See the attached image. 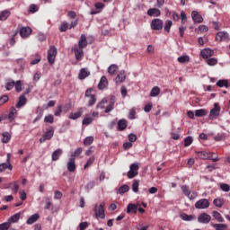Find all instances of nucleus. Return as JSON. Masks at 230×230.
<instances>
[{
    "label": "nucleus",
    "mask_w": 230,
    "mask_h": 230,
    "mask_svg": "<svg viewBox=\"0 0 230 230\" xmlns=\"http://www.w3.org/2000/svg\"><path fill=\"white\" fill-rule=\"evenodd\" d=\"M94 217L97 218L105 219V203L102 202L101 205H95L93 208Z\"/></svg>",
    "instance_id": "nucleus-1"
},
{
    "label": "nucleus",
    "mask_w": 230,
    "mask_h": 230,
    "mask_svg": "<svg viewBox=\"0 0 230 230\" xmlns=\"http://www.w3.org/2000/svg\"><path fill=\"white\" fill-rule=\"evenodd\" d=\"M181 189L185 197H188L190 200H195L199 197V194L196 191H191L188 185H182Z\"/></svg>",
    "instance_id": "nucleus-2"
},
{
    "label": "nucleus",
    "mask_w": 230,
    "mask_h": 230,
    "mask_svg": "<svg viewBox=\"0 0 230 230\" xmlns=\"http://www.w3.org/2000/svg\"><path fill=\"white\" fill-rule=\"evenodd\" d=\"M85 96L88 98V107H93L94 103H96V93H94V90L93 88H89L85 92Z\"/></svg>",
    "instance_id": "nucleus-3"
},
{
    "label": "nucleus",
    "mask_w": 230,
    "mask_h": 230,
    "mask_svg": "<svg viewBox=\"0 0 230 230\" xmlns=\"http://www.w3.org/2000/svg\"><path fill=\"white\" fill-rule=\"evenodd\" d=\"M55 58H57V47L51 46L48 51V61L50 66L55 64Z\"/></svg>",
    "instance_id": "nucleus-4"
},
{
    "label": "nucleus",
    "mask_w": 230,
    "mask_h": 230,
    "mask_svg": "<svg viewBox=\"0 0 230 230\" xmlns=\"http://www.w3.org/2000/svg\"><path fill=\"white\" fill-rule=\"evenodd\" d=\"M137 170H139V165L137 164H132L128 172V178L134 179L138 174Z\"/></svg>",
    "instance_id": "nucleus-5"
},
{
    "label": "nucleus",
    "mask_w": 230,
    "mask_h": 230,
    "mask_svg": "<svg viewBox=\"0 0 230 230\" xmlns=\"http://www.w3.org/2000/svg\"><path fill=\"white\" fill-rule=\"evenodd\" d=\"M196 209H208L209 208V200L201 199L195 203Z\"/></svg>",
    "instance_id": "nucleus-6"
},
{
    "label": "nucleus",
    "mask_w": 230,
    "mask_h": 230,
    "mask_svg": "<svg viewBox=\"0 0 230 230\" xmlns=\"http://www.w3.org/2000/svg\"><path fill=\"white\" fill-rule=\"evenodd\" d=\"M163 20L159 18L154 19L151 22V29L155 31L163 30Z\"/></svg>",
    "instance_id": "nucleus-7"
},
{
    "label": "nucleus",
    "mask_w": 230,
    "mask_h": 230,
    "mask_svg": "<svg viewBox=\"0 0 230 230\" xmlns=\"http://www.w3.org/2000/svg\"><path fill=\"white\" fill-rule=\"evenodd\" d=\"M198 222L199 224H209L211 222V216L208 213H202L199 216Z\"/></svg>",
    "instance_id": "nucleus-8"
},
{
    "label": "nucleus",
    "mask_w": 230,
    "mask_h": 230,
    "mask_svg": "<svg viewBox=\"0 0 230 230\" xmlns=\"http://www.w3.org/2000/svg\"><path fill=\"white\" fill-rule=\"evenodd\" d=\"M220 116V106H218V103L214 104V109L210 111L209 118L210 119H217Z\"/></svg>",
    "instance_id": "nucleus-9"
},
{
    "label": "nucleus",
    "mask_w": 230,
    "mask_h": 230,
    "mask_svg": "<svg viewBox=\"0 0 230 230\" xmlns=\"http://www.w3.org/2000/svg\"><path fill=\"white\" fill-rule=\"evenodd\" d=\"M66 168L68 172H76V159L75 158H69L66 164Z\"/></svg>",
    "instance_id": "nucleus-10"
},
{
    "label": "nucleus",
    "mask_w": 230,
    "mask_h": 230,
    "mask_svg": "<svg viewBox=\"0 0 230 230\" xmlns=\"http://www.w3.org/2000/svg\"><path fill=\"white\" fill-rule=\"evenodd\" d=\"M20 36L22 37V39H26L28 37H30V35H31V28L30 27H22L20 29Z\"/></svg>",
    "instance_id": "nucleus-11"
},
{
    "label": "nucleus",
    "mask_w": 230,
    "mask_h": 230,
    "mask_svg": "<svg viewBox=\"0 0 230 230\" xmlns=\"http://www.w3.org/2000/svg\"><path fill=\"white\" fill-rule=\"evenodd\" d=\"M216 40H218L219 42H222V40H229V34L226 31H219L216 35Z\"/></svg>",
    "instance_id": "nucleus-12"
},
{
    "label": "nucleus",
    "mask_w": 230,
    "mask_h": 230,
    "mask_svg": "<svg viewBox=\"0 0 230 230\" xmlns=\"http://www.w3.org/2000/svg\"><path fill=\"white\" fill-rule=\"evenodd\" d=\"M191 18L194 22H197L198 24H200V22H204V18H202V15H200V13H199V12L197 11H192Z\"/></svg>",
    "instance_id": "nucleus-13"
},
{
    "label": "nucleus",
    "mask_w": 230,
    "mask_h": 230,
    "mask_svg": "<svg viewBox=\"0 0 230 230\" xmlns=\"http://www.w3.org/2000/svg\"><path fill=\"white\" fill-rule=\"evenodd\" d=\"M72 50H74L75 53V57L76 60H82V58H84V49H79L75 47L72 49Z\"/></svg>",
    "instance_id": "nucleus-14"
},
{
    "label": "nucleus",
    "mask_w": 230,
    "mask_h": 230,
    "mask_svg": "<svg viewBox=\"0 0 230 230\" xmlns=\"http://www.w3.org/2000/svg\"><path fill=\"white\" fill-rule=\"evenodd\" d=\"M196 154L199 159H211L214 155V153H208L206 151L196 152Z\"/></svg>",
    "instance_id": "nucleus-15"
},
{
    "label": "nucleus",
    "mask_w": 230,
    "mask_h": 230,
    "mask_svg": "<svg viewBox=\"0 0 230 230\" xmlns=\"http://www.w3.org/2000/svg\"><path fill=\"white\" fill-rule=\"evenodd\" d=\"M114 103H116V97L114 95H112L111 97L109 105L106 107V109L104 111L105 114H109V112H111V111L114 110Z\"/></svg>",
    "instance_id": "nucleus-16"
},
{
    "label": "nucleus",
    "mask_w": 230,
    "mask_h": 230,
    "mask_svg": "<svg viewBox=\"0 0 230 230\" xmlns=\"http://www.w3.org/2000/svg\"><path fill=\"white\" fill-rule=\"evenodd\" d=\"M200 55L202 58H209V57H213V55H215V51L210 49H205L201 50Z\"/></svg>",
    "instance_id": "nucleus-17"
},
{
    "label": "nucleus",
    "mask_w": 230,
    "mask_h": 230,
    "mask_svg": "<svg viewBox=\"0 0 230 230\" xmlns=\"http://www.w3.org/2000/svg\"><path fill=\"white\" fill-rule=\"evenodd\" d=\"M107 85H109V81L107 80V77L103 75L99 82L98 89H100V91H103Z\"/></svg>",
    "instance_id": "nucleus-18"
},
{
    "label": "nucleus",
    "mask_w": 230,
    "mask_h": 230,
    "mask_svg": "<svg viewBox=\"0 0 230 230\" xmlns=\"http://www.w3.org/2000/svg\"><path fill=\"white\" fill-rule=\"evenodd\" d=\"M78 48L84 49V48H87V36L85 34H82L78 42Z\"/></svg>",
    "instance_id": "nucleus-19"
},
{
    "label": "nucleus",
    "mask_w": 230,
    "mask_h": 230,
    "mask_svg": "<svg viewBox=\"0 0 230 230\" xmlns=\"http://www.w3.org/2000/svg\"><path fill=\"white\" fill-rule=\"evenodd\" d=\"M147 15H149V17H159L161 15V10L157 8H150L147 11Z\"/></svg>",
    "instance_id": "nucleus-20"
},
{
    "label": "nucleus",
    "mask_w": 230,
    "mask_h": 230,
    "mask_svg": "<svg viewBox=\"0 0 230 230\" xmlns=\"http://www.w3.org/2000/svg\"><path fill=\"white\" fill-rule=\"evenodd\" d=\"M127 127H128V122L127 121V119H121L118 121V129L119 131L125 130V128H127Z\"/></svg>",
    "instance_id": "nucleus-21"
},
{
    "label": "nucleus",
    "mask_w": 230,
    "mask_h": 230,
    "mask_svg": "<svg viewBox=\"0 0 230 230\" xmlns=\"http://www.w3.org/2000/svg\"><path fill=\"white\" fill-rule=\"evenodd\" d=\"M91 75V72H89L86 68H82L79 72L78 78L79 80H85L87 76Z\"/></svg>",
    "instance_id": "nucleus-22"
},
{
    "label": "nucleus",
    "mask_w": 230,
    "mask_h": 230,
    "mask_svg": "<svg viewBox=\"0 0 230 230\" xmlns=\"http://www.w3.org/2000/svg\"><path fill=\"white\" fill-rule=\"evenodd\" d=\"M54 134H55V129L53 128V127H50L47 129V131L45 132L43 137L48 141V140L51 139V137H53Z\"/></svg>",
    "instance_id": "nucleus-23"
},
{
    "label": "nucleus",
    "mask_w": 230,
    "mask_h": 230,
    "mask_svg": "<svg viewBox=\"0 0 230 230\" xmlns=\"http://www.w3.org/2000/svg\"><path fill=\"white\" fill-rule=\"evenodd\" d=\"M127 75H125V71H121L115 78L116 84H122L125 82Z\"/></svg>",
    "instance_id": "nucleus-24"
},
{
    "label": "nucleus",
    "mask_w": 230,
    "mask_h": 230,
    "mask_svg": "<svg viewBox=\"0 0 230 230\" xmlns=\"http://www.w3.org/2000/svg\"><path fill=\"white\" fill-rule=\"evenodd\" d=\"M28 102V99H26V96L24 95H21L19 97V101L16 104V108L17 109H21V107H24V105H26V102Z\"/></svg>",
    "instance_id": "nucleus-25"
},
{
    "label": "nucleus",
    "mask_w": 230,
    "mask_h": 230,
    "mask_svg": "<svg viewBox=\"0 0 230 230\" xmlns=\"http://www.w3.org/2000/svg\"><path fill=\"white\" fill-rule=\"evenodd\" d=\"M16 115H17V110L15 109V107H12L7 116V119H9L10 123H12L13 119H15Z\"/></svg>",
    "instance_id": "nucleus-26"
},
{
    "label": "nucleus",
    "mask_w": 230,
    "mask_h": 230,
    "mask_svg": "<svg viewBox=\"0 0 230 230\" xmlns=\"http://www.w3.org/2000/svg\"><path fill=\"white\" fill-rule=\"evenodd\" d=\"M39 218H40V216L39 214H34L31 215L28 219H27V224L29 226H31V224H35V222H37V220H39Z\"/></svg>",
    "instance_id": "nucleus-27"
},
{
    "label": "nucleus",
    "mask_w": 230,
    "mask_h": 230,
    "mask_svg": "<svg viewBox=\"0 0 230 230\" xmlns=\"http://www.w3.org/2000/svg\"><path fill=\"white\" fill-rule=\"evenodd\" d=\"M127 213H133L134 215H136V213H137V205L129 203L127 208Z\"/></svg>",
    "instance_id": "nucleus-28"
},
{
    "label": "nucleus",
    "mask_w": 230,
    "mask_h": 230,
    "mask_svg": "<svg viewBox=\"0 0 230 230\" xmlns=\"http://www.w3.org/2000/svg\"><path fill=\"white\" fill-rule=\"evenodd\" d=\"M12 13L9 10H4L0 13V21H6Z\"/></svg>",
    "instance_id": "nucleus-29"
},
{
    "label": "nucleus",
    "mask_w": 230,
    "mask_h": 230,
    "mask_svg": "<svg viewBox=\"0 0 230 230\" xmlns=\"http://www.w3.org/2000/svg\"><path fill=\"white\" fill-rule=\"evenodd\" d=\"M212 217L217 222H224V217H222V214H220V212H218V211L214 210L212 212Z\"/></svg>",
    "instance_id": "nucleus-30"
},
{
    "label": "nucleus",
    "mask_w": 230,
    "mask_h": 230,
    "mask_svg": "<svg viewBox=\"0 0 230 230\" xmlns=\"http://www.w3.org/2000/svg\"><path fill=\"white\" fill-rule=\"evenodd\" d=\"M13 170V166L12 165V164H0V173H3V172H4V170Z\"/></svg>",
    "instance_id": "nucleus-31"
},
{
    "label": "nucleus",
    "mask_w": 230,
    "mask_h": 230,
    "mask_svg": "<svg viewBox=\"0 0 230 230\" xmlns=\"http://www.w3.org/2000/svg\"><path fill=\"white\" fill-rule=\"evenodd\" d=\"M62 155V149H57L52 153V161H58Z\"/></svg>",
    "instance_id": "nucleus-32"
},
{
    "label": "nucleus",
    "mask_w": 230,
    "mask_h": 230,
    "mask_svg": "<svg viewBox=\"0 0 230 230\" xmlns=\"http://www.w3.org/2000/svg\"><path fill=\"white\" fill-rule=\"evenodd\" d=\"M213 204L216 208H222L226 204V201L222 198H217L214 199Z\"/></svg>",
    "instance_id": "nucleus-33"
},
{
    "label": "nucleus",
    "mask_w": 230,
    "mask_h": 230,
    "mask_svg": "<svg viewBox=\"0 0 230 230\" xmlns=\"http://www.w3.org/2000/svg\"><path fill=\"white\" fill-rule=\"evenodd\" d=\"M19 218H21V213H16L8 219V222L10 225L15 224V222H19Z\"/></svg>",
    "instance_id": "nucleus-34"
},
{
    "label": "nucleus",
    "mask_w": 230,
    "mask_h": 230,
    "mask_svg": "<svg viewBox=\"0 0 230 230\" xmlns=\"http://www.w3.org/2000/svg\"><path fill=\"white\" fill-rule=\"evenodd\" d=\"M211 226L216 230H227V225L226 224H215V223H211Z\"/></svg>",
    "instance_id": "nucleus-35"
},
{
    "label": "nucleus",
    "mask_w": 230,
    "mask_h": 230,
    "mask_svg": "<svg viewBox=\"0 0 230 230\" xmlns=\"http://www.w3.org/2000/svg\"><path fill=\"white\" fill-rule=\"evenodd\" d=\"M159 94H161V88H159L158 86L153 87L150 93V96L155 98V96H159Z\"/></svg>",
    "instance_id": "nucleus-36"
},
{
    "label": "nucleus",
    "mask_w": 230,
    "mask_h": 230,
    "mask_svg": "<svg viewBox=\"0 0 230 230\" xmlns=\"http://www.w3.org/2000/svg\"><path fill=\"white\" fill-rule=\"evenodd\" d=\"M2 136H3L2 143H10V139H12V135L10 133L4 132Z\"/></svg>",
    "instance_id": "nucleus-37"
},
{
    "label": "nucleus",
    "mask_w": 230,
    "mask_h": 230,
    "mask_svg": "<svg viewBox=\"0 0 230 230\" xmlns=\"http://www.w3.org/2000/svg\"><path fill=\"white\" fill-rule=\"evenodd\" d=\"M172 24L173 22H172V20H166L164 25V31H167V33H170V29L172 28Z\"/></svg>",
    "instance_id": "nucleus-38"
},
{
    "label": "nucleus",
    "mask_w": 230,
    "mask_h": 230,
    "mask_svg": "<svg viewBox=\"0 0 230 230\" xmlns=\"http://www.w3.org/2000/svg\"><path fill=\"white\" fill-rule=\"evenodd\" d=\"M178 62L180 64H188L190 62V56L185 55V56H181L178 58Z\"/></svg>",
    "instance_id": "nucleus-39"
},
{
    "label": "nucleus",
    "mask_w": 230,
    "mask_h": 230,
    "mask_svg": "<svg viewBox=\"0 0 230 230\" xmlns=\"http://www.w3.org/2000/svg\"><path fill=\"white\" fill-rule=\"evenodd\" d=\"M82 152H84V149L82 147H78L75 150V152H73L71 154V157L70 158H73V159H75V157H79L80 156V154H82Z\"/></svg>",
    "instance_id": "nucleus-40"
},
{
    "label": "nucleus",
    "mask_w": 230,
    "mask_h": 230,
    "mask_svg": "<svg viewBox=\"0 0 230 230\" xmlns=\"http://www.w3.org/2000/svg\"><path fill=\"white\" fill-rule=\"evenodd\" d=\"M207 115H208V111L204 109L197 110L195 111V116L197 118H202V116H207Z\"/></svg>",
    "instance_id": "nucleus-41"
},
{
    "label": "nucleus",
    "mask_w": 230,
    "mask_h": 230,
    "mask_svg": "<svg viewBox=\"0 0 230 230\" xmlns=\"http://www.w3.org/2000/svg\"><path fill=\"white\" fill-rule=\"evenodd\" d=\"M93 141H94V137H92V136L86 137L84 139V145L85 146H89L90 145H93Z\"/></svg>",
    "instance_id": "nucleus-42"
},
{
    "label": "nucleus",
    "mask_w": 230,
    "mask_h": 230,
    "mask_svg": "<svg viewBox=\"0 0 230 230\" xmlns=\"http://www.w3.org/2000/svg\"><path fill=\"white\" fill-rule=\"evenodd\" d=\"M118 69H119L118 65H111L108 67V73L110 75H116V72L118 71Z\"/></svg>",
    "instance_id": "nucleus-43"
},
{
    "label": "nucleus",
    "mask_w": 230,
    "mask_h": 230,
    "mask_svg": "<svg viewBox=\"0 0 230 230\" xmlns=\"http://www.w3.org/2000/svg\"><path fill=\"white\" fill-rule=\"evenodd\" d=\"M217 87H228L229 82L226 79L218 80L217 82Z\"/></svg>",
    "instance_id": "nucleus-44"
},
{
    "label": "nucleus",
    "mask_w": 230,
    "mask_h": 230,
    "mask_svg": "<svg viewBox=\"0 0 230 230\" xmlns=\"http://www.w3.org/2000/svg\"><path fill=\"white\" fill-rule=\"evenodd\" d=\"M132 190L134 193H137L139 191V180H135L132 183Z\"/></svg>",
    "instance_id": "nucleus-45"
},
{
    "label": "nucleus",
    "mask_w": 230,
    "mask_h": 230,
    "mask_svg": "<svg viewBox=\"0 0 230 230\" xmlns=\"http://www.w3.org/2000/svg\"><path fill=\"white\" fill-rule=\"evenodd\" d=\"M41 59L42 58L39 55V53H37L35 55V58L31 59V66H35L36 64H39V62H40Z\"/></svg>",
    "instance_id": "nucleus-46"
},
{
    "label": "nucleus",
    "mask_w": 230,
    "mask_h": 230,
    "mask_svg": "<svg viewBox=\"0 0 230 230\" xmlns=\"http://www.w3.org/2000/svg\"><path fill=\"white\" fill-rule=\"evenodd\" d=\"M107 99L103 98L97 105L96 109H105V105H107Z\"/></svg>",
    "instance_id": "nucleus-47"
},
{
    "label": "nucleus",
    "mask_w": 230,
    "mask_h": 230,
    "mask_svg": "<svg viewBox=\"0 0 230 230\" xmlns=\"http://www.w3.org/2000/svg\"><path fill=\"white\" fill-rule=\"evenodd\" d=\"M207 64L208 66H217L218 64V59L215 58H210L207 59Z\"/></svg>",
    "instance_id": "nucleus-48"
},
{
    "label": "nucleus",
    "mask_w": 230,
    "mask_h": 230,
    "mask_svg": "<svg viewBox=\"0 0 230 230\" xmlns=\"http://www.w3.org/2000/svg\"><path fill=\"white\" fill-rule=\"evenodd\" d=\"M15 87V81H10L5 84L6 91H12Z\"/></svg>",
    "instance_id": "nucleus-49"
},
{
    "label": "nucleus",
    "mask_w": 230,
    "mask_h": 230,
    "mask_svg": "<svg viewBox=\"0 0 230 230\" xmlns=\"http://www.w3.org/2000/svg\"><path fill=\"white\" fill-rule=\"evenodd\" d=\"M54 121H55V118L51 114L48 115L44 118L45 123H50V125H52V123H54Z\"/></svg>",
    "instance_id": "nucleus-50"
},
{
    "label": "nucleus",
    "mask_w": 230,
    "mask_h": 230,
    "mask_svg": "<svg viewBox=\"0 0 230 230\" xmlns=\"http://www.w3.org/2000/svg\"><path fill=\"white\" fill-rule=\"evenodd\" d=\"M14 87L16 93H21L22 91V83L19 80L16 83H14Z\"/></svg>",
    "instance_id": "nucleus-51"
},
{
    "label": "nucleus",
    "mask_w": 230,
    "mask_h": 230,
    "mask_svg": "<svg viewBox=\"0 0 230 230\" xmlns=\"http://www.w3.org/2000/svg\"><path fill=\"white\" fill-rule=\"evenodd\" d=\"M82 116V111H77L75 113H70L69 119H78Z\"/></svg>",
    "instance_id": "nucleus-52"
},
{
    "label": "nucleus",
    "mask_w": 230,
    "mask_h": 230,
    "mask_svg": "<svg viewBox=\"0 0 230 230\" xmlns=\"http://www.w3.org/2000/svg\"><path fill=\"white\" fill-rule=\"evenodd\" d=\"M181 220L190 222V221L193 220L194 217L191 215L188 216V214H181Z\"/></svg>",
    "instance_id": "nucleus-53"
},
{
    "label": "nucleus",
    "mask_w": 230,
    "mask_h": 230,
    "mask_svg": "<svg viewBox=\"0 0 230 230\" xmlns=\"http://www.w3.org/2000/svg\"><path fill=\"white\" fill-rule=\"evenodd\" d=\"M130 190V188L128 187V185H122L121 187H119L118 193H127V191H128Z\"/></svg>",
    "instance_id": "nucleus-54"
},
{
    "label": "nucleus",
    "mask_w": 230,
    "mask_h": 230,
    "mask_svg": "<svg viewBox=\"0 0 230 230\" xmlns=\"http://www.w3.org/2000/svg\"><path fill=\"white\" fill-rule=\"evenodd\" d=\"M193 143V137H187L184 138V146H190Z\"/></svg>",
    "instance_id": "nucleus-55"
},
{
    "label": "nucleus",
    "mask_w": 230,
    "mask_h": 230,
    "mask_svg": "<svg viewBox=\"0 0 230 230\" xmlns=\"http://www.w3.org/2000/svg\"><path fill=\"white\" fill-rule=\"evenodd\" d=\"M220 190H222V191L227 192L230 191V186L227 183H220Z\"/></svg>",
    "instance_id": "nucleus-56"
},
{
    "label": "nucleus",
    "mask_w": 230,
    "mask_h": 230,
    "mask_svg": "<svg viewBox=\"0 0 230 230\" xmlns=\"http://www.w3.org/2000/svg\"><path fill=\"white\" fill-rule=\"evenodd\" d=\"M69 28V23L67 22H64L60 27H59V31H67V29Z\"/></svg>",
    "instance_id": "nucleus-57"
},
{
    "label": "nucleus",
    "mask_w": 230,
    "mask_h": 230,
    "mask_svg": "<svg viewBox=\"0 0 230 230\" xmlns=\"http://www.w3.org/2000/svg\"><path fill=\"white\" fill-rule=\"evenodd\" d=\"M214 139L216 141H225L226 140V134H217L216 137H214Z\"/></svg>",
    "instance_id": "nucleus-58"
},
{
    "label": "nucleus",
    "mask_w": 230,
    "mask_h": 230,
    "mask_svg": "<svg viewBox=\"0 0 230 230\" xmlns=\"http://www.w3.org/2000/svg\"><path fill=\"white\" fill-rule=\"evenodd\" d=\"M29 12L31 13H35V12H39V7L36 4H31L29 6Z\"/></svg>",
    "instance_id": "nucleus-59"
},
{
    "label": "nucleus",
    "mask_w": 230,
    "mask_h": 230,
    "mask_svg": "<svg viewBox=\"0 0 230 230\" xmlns=\"http://www.w3.org/2000/svg\"><path fill=\"white\" fill-rule=\"evenodd\" d=\"M10 222L0 224V230H8L10 229Z\"/></svg>",
    "instance_id": "nucleus-60"
},
{
    "label": "nucleus",
    "mask_w": 230,
    "mask_h": 230,
    "mask_svg": "<svg viewBox=\"0 0 230 230\" xmlns=\"http://www.w3.org/2000/svg\"><path fill=\"white\" fill-rule=\"evenodd\" d=\"M93 119L91 117H85L83 119V125H91V123H93Z\"/></svg>",
    "instance_id": "nucleus-61"
},
{
    "label": "nucleus",
    "mask_w": 230,
    "mask_h": 230,
    "mask_svg": "<svg viewBox=\"0 0 230 230\" xmlns=\"http://www.w3.org/2000/svg\"><path fill=\"white\" fill-rule=\"evenodd\" d=\"M93 163H94V156H92L88 159L87 163L84 164V170L89 168V166H92Z\"/></svg>",
    "instance_id": "nucleus-62"
},
{
    "label": "nucleus",
    "mask_w": 230,
    "mask_h": 230,
    "mask_svg": "<svg viewBox=\"0 0 230 230\" xmlns=\"http://www.w3.org/2000/svg\"><path fill=\"white\" fill-rule=\"evenodd\" d=\"M8 100H10L8 95H3L2 97H0V106L4 105V103H6V102H8Z\"/></svg>",
    "instance_id": "nucleus-63"
},
{
    "label": "nucleus",
    "mask_w": 230,
    "mask_h": 230,
    "mask_svg": "<svg viewBox=\"0 0 230 230\" xmlns=\"http://www.w3.org/2000/svg\"><path fill=\"white\" fill-rule=\"evenodd\" d=\"M87 227H89V223H87V222H82L79 224L80 230L87 229Z\"/></svg>",
    "instance_id": "nucleus-64"
}]
</instances>
